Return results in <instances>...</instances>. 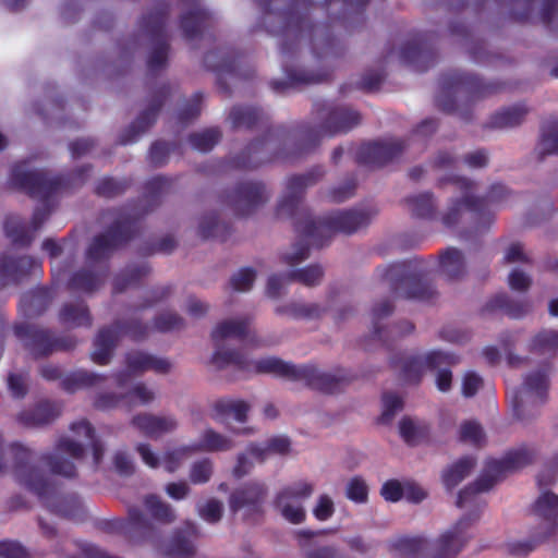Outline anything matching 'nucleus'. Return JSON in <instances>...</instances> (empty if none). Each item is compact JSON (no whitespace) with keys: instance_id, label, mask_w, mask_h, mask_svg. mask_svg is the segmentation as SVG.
Here are the masks:
<instances>
[{"instance_id":"nucleus-1","label":"nucleus","mask_w":558,"mask_h":558,"mask_svg":"<svg viewBox=\"0 0 558 558\" xmlns=\"http://www.w3.org/2000/svg\"><path fill=\"white\" fill-rule=\"evenodd\" d=\"M458 506L470 511V514L461 518L446 530L435 543L421 537L409 541L408 549L411 555L414 557H429L434 551L454 555L461 550L470 538L469 527L478 519L485 502L478 496L464 490L459 495Z\"/></svg>"},{"instance_id":"nucleus-2","label":"nucleus","mask_w":558,"mask_h":558,"mask_svg":"<svg viewBox=\"0 0 558 558\" xmlns=\"http://www.w3.org/2000/svg\"><path fill=\"white\" fill-rule=\"evenodd\" d=\"M90 448L95 463H98L102 456V447L95 439L94 430L90 425L85 422H78L72 425L71 434L62 438L59 442L56 454L51 460L52 471L64 476L74 474V464L64 459V454L78 459L82 457L84 449Z\"/></svg>"},{"instance_id":"nucleus-3","label":"nucleus","mask_w":558,"mask_h":558,"mask_svg":"<svg viewBox=\"0 0 558 558\" xmlns=\"http://www.w3.org/2000/svg\"><path fill=\"white\" fill-rule=\"evenodd\" d=\"M214 362L219 367L235 364L248 373H264L291 378H299L301 376L300 369L272 356L246 361L244 356L238 353L218 350L214 355Z\"/></svg>"},{"instance_id":"nucleus-4","label":"nucleus","mask_w":558,"mask_h":558,"mask_svg":"<svg viewBox=\"0 0 558 558\" xmlns=\"http://www.w3.org/2000/svg\"><path fill=\"white\" fill-rule=\"evenodd\" d=\"M458 362L453 354L442 351H430L423 359L411 363L408 371L409 380L415 381L420 378V374L412 375V372H421L422 367L435 371V384L439 391L447 392L451 388L452 374L447 368Z\"/></svg>"},{"instance_id":"nucleus-5","label":"nucleus","mask_w":558,"mask_h":558,"mask_svg":"<svg viewBox=\"0 0 558 558\" xmlns=\"http://www.w3.org/2000/svg\"><path fill=\"white\" fill-rule=\"evenodd\" d=\"M112 383L120 395H123L122 399L104 395L98 398L97 407L108 409L118 405L121 401L125 404L146 403L154 398L151 390L141 384H135L129 374L118 375Z\"/></svg>"},{"instance_id":"nucleus-6","label":"nucleus","mask_w":558,"mask_h":558,"mask_svg":"<svg viewBox=\"0 0 558 558\" xmlns=\"http://www.w3.org/2000/svg\"><path fill=\"white\" fill-rule=\"evenodd\" d=\"M312 493L313 486L307 482H299L286 488L278 497L281 515L291 523H301L305 518L302 501Z\"/></svg>"},{"instance_id":"nucleus-7","label":"nucleus","mask_w":558,"mask_h":558,"mask_svg":"<svg viewBox=\"0 0 558 558\" xmlns=\"http://www.w3.org/2000/svg\"><path fill=\"white\" fill-rule=\"evenodd\" d=\"M136 450L146 465L153 469L161 466L168 472H175L189 457L195 453L191 445L181 446L167 451L161 459L157 457L150 446L146 444H140Z\"/></svg>"},{"instance_id":"nucleus-8","label":"nucleus","mask_w":558,"mask_h":558,"mask_svg":"<svg viewBox=\"0 0 558 558\" xmlns=\"http://www.w3.org/2000/svg\"><path fill=\"white\" fill-rule=\"evenodd\" d=\"M265 495L266 487L262 482H247L233 492L230 497V508L234 512L244 511V515H250L258 510Z\"/></svg>"},{"instance_id":"nucleus-9","label":"nucleus","mask_w":558,"mask_h":558,"mask_svg":"<svg viewBox=\"0 0 558 558\" xmlns=\"http://www.w3.org/2000/svg\"><path fill=\"white\" fill-rule=\"evenodd\" d=\"M547 389V378L543 372H537L525 378L522 388L513 398V405L519 416H522L524 408L529 404L541 402Z\"/></svg>"},{"instance_id":"nucleus-10","label":"nucleus","mask_w":558,"mask_h":558,"mask_svg":"<svg viewBox=\"0 0 558 558\" xmlns=\"http://www.w3.org/2000/svg\"><path fill=\"white\" fill-rule=\"evenodd\" d=\"M290 442L284 436H277L268 441L267 448L252 446L247 451L238 458L236 465L233 469L235 476H243L248 472L254 461L263 460L267 451L275 453H284L289 450Z\"/></svg>"},{"instance_id":"nucleus-11","label":"nucleus","mask_w":558,"mask_h":558,"mask_svg":"<svg viewBox=\"0 0 558 558\" xmlns=\"http://www.w3.org/2000/svg\"><path fill=\"white\" fill-rule=\"evenodd\" d=\"M134 425L150 437H159L175 429L178 423L171 416L140 415Z\"/></svg>"},{"instance_id":"nucleus-12","label":"nucleus","mask_w":558,"mask_h":558,"mask_svg":"<svg viewBox=\"0 0 558 558\" xmlns=\"http://www.w3.org/2000/svg\"><path fill=\"white\" fill-rule=\"evenodd\" d=\"M233 446L228 437L216 433L213 429H206L198 441L191 444L193 451H226Z\"/></svg>"},{"instance_id":"nucleus-13","label":"nucleus","mask_w":558,"mask_h":558,"mask_svg":"<svg viewBox=\"0 0 558 558\" xmlns=\"http://www.w3.org/2000/svg\"><path fill=\"white\" fill-rule=\"evenodd\" d=\"M145 510L158 523L169 524L174 521L175 514L170 505L157 496H148L144 500Z\"/></svg>"},{"instance_id":"nucleus-14","label":"nucleus","mask_w":558,"mask_h":558,"mask_svg":"<svg viewBox=\"0 0 558 558\" xmlns=\"http://www.w3.org/2000/svg\"><path fill=\"white\" fill-rule=\"evenodd\" d=\"M531 461V454L523 449L509 452L501 461H494L489 471L501 473L505 471L518 470Z\"/></svg>"},{"instance_id":"nucleus-15","label":"nucleus","mask_w":558,"mask_h":558,"mask_svg":"<svg viewBox=\"0 0 558 558\" xmlns=\"http://www.w3.org/2000/svg\"><path fill=\"white\" fill-rule=\"evenodd\" d=\"M116 331L111 329L102 330L96 338L93 360L99 364L109 361L111 350L116 341Z\"/></svg>"},{"instance_id":"nucleus-16","label":"nucleus","mask_w":558,"mask_h":558,"mask_svg":"<svg viewBox=\"0 0 558 558\" xmlns=\"http://www.w3.org/2000/svg\"><path fill=\"white\" fill-rule=\"evenodd\" d=\"M129 369L132 372H138L151 368L156 372H166L170 364L161 359H155L153 356L143 354V353H135L131 355L128 360Z\"/></svg>"},{"instance_id":"nucleus-17","label":"nucleus","mask_w":558,"mask_h":558,"mask_svg":"<svg viewBox=\"0 0 558 558\" xmlns=\"http://www.w3.org/2000/svg\"><path fill=\"white\" fill-rule=\"evenodd\" d=\"M401 437L410 444L418 441L427 433V426L415 418L404 417L399 423Z\"/></svg>"},{"instance_id":"nucleus-18","label":"nucleus","mask_w":558,"mask_h":558,"mask_svg":"<svg viewBox=\"0 0 558 558\" xmlns=\"http://www.w3.org/2000/svg\"><path fill=\"white\" fill-rule=\"evenodd\" d=\"M220 408L228 425L232 422L243 423L246 420L248 405L244 401H226L220 403Z\"/></svg>"},{"instance_id":"nucleus-19","label":"nucleus","mask_w":558,"mask_h":558,"mask_svg":"<svg viewBox=\"0 0 558 558\" xmlns=\"http://www.w3.org/2000/svg\"><path fill=\"white\" fill-rule=\"evenodd\" d=\"M474 463L471 459L465 458L448 469L444 474V482L447 487L457 486L472 470Z\"/></svg>"},{"instance_id":"nucleus-20","label":"nucleus","mask_w":558,"mask_h":558,"mask_svg":"<svg viewBox=\"0 0 558 558\" xmlns=\"http://www.w3.org/2000/svg\"><path fill=\"white\" fill-rule=\"evenodd\" d=\"M454 184H457V186L461 190V192L464 193L463 194L464 201L462 204L453 205L449 208L448 213L446 214V216L444 218L445 222L448 226L454 223V221L457 219V215L460 213V210L474 207L472 196L468 192V190L470 187V183L464 179L458 178V179H454Z\"/></svg>"},{"instance_id":"nucleus-21","label":"nucleus","mask_w":558,"mask_h":558,"mask_svg":"<svg viewBox=\"0 0 558 558\" xmlns=\"http://www.w3.org/2000/svg\"><path fill=\"white\" fill-rule=\"evenodd\" d=\"M246 331V324L240 320H228L219 324L213 331V338L216 341L236 338L244 335Z\"/></svg>"},{"instance_id":"nucleus-22","label":"nucleus","mask_w":558,"mask_h":558,"mask_svg":"<svg viewBox=\"0 0 558 558\" xmlns=\"http://www.w3.org/2000/svg\"><path fill=\"white\" fill-rule=\"evenodd\" d=\"M463 267L461 253L454 248L446 251L440 259V268L449 277H457Z\"/></svg>"},{"instance_id":"nucleus-23","label":"nucleus","mask_w":558,"mask_h":558,"mask_svg":"<svg viewBox=\"0 0 558 558\" xmlns=\"http://www.w3.org/2000/svg\"><path fill=\"white\" fill-rule=\"evenodd\" d=\"M535 511L539 517L553 519L558 515V496L551 493L542 494L536 504Z\"/></svg>"},{"instance_id":"nucleus-24","label":"nucleus","mask_w":558,"mask_h":558,"mask_svg":"<svg viewBox=\"0 0 558 558\" xmlns=\"http://www.w3.org/2000/svg\"><path fill=\"white\" fill-rule=\"evenodd\" d=\"M197 511L199 517L209 523H216L221 519L223 505L217 499H208L198 504Z\"/></svg>"},{"instance_id":"nucleus-25","label":"nucleus","mask_w":558,"mask_h":558,"mask_svg":"<svg viewBox=\"0 0 558 558\" xmlns=\"http://www.w3.org/2000/svg\"><path fill=\"white\" fill-rule=\"evenodd\" d=\"M213 473L211 462L207 459L195 462L190 470V480L194 484H204Z\"/></svg>"},{"instance_id":"nucleus-26","label":"nucleus","mask_w":558,"mask_h":558,"mask_svg":"<svg viewBox=\"0 0 558 558\" xmlns=\"http://www.w3.org/2000/svg\"><path fill=\"white\" fill-rule=\"evenodd\" d=\"M535 347L543 352L558 353V333L544 331L535 338Z\"/></svg>"},{"instance_id":"nucleus-27","label":"nucleus","mask_w":558,"mask_h":558,"mask_svg":"<svg viewBox=\"0 0 558 558\" xmlns=\"http://www.w3.org/2000/svg\"><path fill=\"white\" fill-rule=\"evenodd\" d=\"M461 437L464 441L480 444L484 439V433L478 423L470 421L461 426Z\"/></svg>"},{"instance_id":"nucleus-28","label":"nucleus","mask_w":558,"mask_h":558,"mask_svg":"<svg viewBox=\"0 0 558 558\" xmlns=\"http://www.w3.org/2000/svg\"><path fill=\"white\" fill-rule=\"evenodd\" d=\"M347 496L353 501L363 502L367 497V486L364 481L353 478L347 486Z\"/></svg>"},{"instance_id":"nucleus-29","label":"nucleus","mask_w":558,"mask_h":558,"mask_svg":"<svg viewBox=\"0 0 558 558\" xmlns=\"http://www.w3.org/2000/svg\"><path fill=\"white\" fill-rule=\"evenodd\" d=\"M255 274L251 269H242L236 272L231 280V284L236 291H247L253 286Z\"/></svg>"},{"instance_id":"nucleus-30","label":"nucleus","mask_w":558,"mask_h":558,"mask_svg":"<svg viewBox=\"0 0 558 558\" xmlns=\"http://www.w3.org/2000/svg\"><path fill=\"white\" fill-rule=\"evenodd\" d=\"M404 483L392 480L386 482L381 487V495L388 501H398L403 497Z\"/></svg>"},{"instance_id":"nucleus-31","label":"nucleus","mask_w":558,"mask_h":558,"mask_svg":"<svg viewBox=\"0 0 558 558\" xmlns=\"http://www.w3.org/2000/svg\"><path fill=\"white\" fill-rule=\"evenodd\" d=\"M313 513L318 520L326 521L333 513L332 500L328 496H320L315 508L313 509Z\"/></svg>"},{"instance_id":"nucleus-32","label":"nucleus","mask_w":558,"mask_h":558,"mask_svg":"<svg viewBox=\"0 0 558 558\" xmlns=\"http://www.w3.org/2000/svg\"><path fill=\"white\" fill-rule=\"evenodd\" d=\"M482 386L481 377L473 373L466 372L462 378V393L465 397H472Z\"/></svg>"},{"instance_id":"nucleus-33","label":"nucleus","mask_w":558,"mask_h":558,"mask_svg":"<svg viewBox=\"0 0 558 558\" xmlns=\"http://www.w3.org/2000/svg\"><path fill=\"white\" fill-rule=\"evenodd\" d=\"M243 201L257 205L266 199V190L260 184H251L242 193Z\"/></svg>"},{"instance_id":"nucleus-34","label":"nucleus","mask_w":558,"mask_h":558,"mask_svg":"<svg viewBox=\"0 0 558 558\" xmlns=\"http://www.w3.org/2000/svg\"><path fill=\"white\" fill-rule=\"evenodd\" d=\"M323 277V269L319 266H310L296 274L298 280L307 286L316 284Z\"/></svg>"},{"instance_id":"nucleus-35","label":"nucleus","mask_w":558,"mask_h":558,"mask_svg":"<svg viewBox=\"0 0 558 558\" xmlns=\"http://www.w3.org/2000/svg\"><path fill=\"white\" fill-rule=\"evenodd\" d=\"M401 405H402V401L398 396H396V395L385 396L384 400H383L384 410H383L381 420L384 422H388L392 417L395 412L398 411L399 409H401Z\"/></svg>"},{"instance_id":"nucleus-36","label":"nucleus","mask_w":558,"mask_h":558,"mask_svg":"<svg viewBox=\"0 0 558 558\" xmlns=\"http://www.w3.org/2000/svg\"><path fill=\"white\" fill-rule=\"evenodd\" d=\"M189 492L190 487L186 482H173L166 485L167 495L174 500L184 499Z\"/></svg>"},{"instance_id":"nucleus-37","label":"nucleus","mask_w":558,"mask_h":558,"mask_svg":"<svg viewBox=\"0 0 558 558\" xmlns=\"http://www.w3.org/2000/svg\"><path fill=\"white\" fill-rule=\"evenodd\" d=\"M0 558H27L26 553L17 543H1Z\"/></svg>"},{"instance_id":"nucleus-38","label":"nucleus","mask_w":558,"mask_h":558,"mask_svg":"<svg viewBox=\"0 0 558 558\" xmlns=\"http://www.w3.org/2000/svg\"><path fill=\"white\" fill-rule=\"evenodd\" d=\"M426 490L417 484L405 482L403 497L412 502H420L426 497Z\"/></svg>"},{"instance_id":"nucleus-39","label":"nucleus","mask_w":558,"mask_h":558,"mask_svg":"<svg viewBox=\"0 0 558 558\" xmlns=\"http://www.w3.org/2000/svg\"><path fill=\"white\" fill-rule=\"evenodd\" d=\"M63 317L66 322H71L74 325H83L88 322L86 308L78 306L77 308H65Z\"/></svg>"},{"instance_id":"nucleus-40","label":"nucleus","mask_w":558,"mask_h":558,"mask_svg":"<svg viewBox=\"0 0 558 558\" xmlns=\"http://www.w3.org/2000/svg\"><path fill=\"white\" fill-rule=\"evenodd\" d=\"M217 137L218 134L215 131H209L201 135H195L193 137V145L201 150H207L214 145Z\"/></svg>"},{"instance_id":"nucleus-41","label":"nucleus","mask_w":558,"mask_h":558,"mask_svg":"<svg viewBox=\"0 0 558 558\" xmlns=\"http://www.w3.org/2000/svg\"><path fill=\"white\" fill-rule=\"evenodd\" d=\"M530 283V278L519 270H513L509 276V284L513 290L523 291L529 288Z\"/></svg>"},{"instance_id":"nucleus-42","label":"nucleus","mask_w":558,"mask_h":558,"mask_svg":"<svg viewBox=\"0 0 558 558\" xmlns=\"http://www.w3.org/2000/svg\"><path fill=\"white\" fill-rule=\"evenodd\" d=\"M507 550L513 555H525L533 550L534 544L530 541H510L507 543Z\"/></svg>"},{"instance_id":"nucleus-43","label":"nucleus","mask_w":558,"mask_h":558,"mask_svg":"<svg viewBox=\"0 0 558 558\" xmlns=\"http://www.w3.org/2000/svg\"><path fill=\"white\" fill-rule=\"evenodd\" d=\"M505 259L509 263L526 260L523 246L520 243L511 244L506 251Z\"/></svg>"},{"instance_id":"nucleus-44","label":"nucleus","mask_w":558,"mask_h":558,"mask_svg":"<svg viewBox=\"0 0 558 558\" xmlns=\"http://www.w3.org/2000/svg\"><path fill=\"white\" fill-rule=\"evenodd\" d=\"M8 386H9V389L11 390V392L15 397L23 396V393L25 391L24 378L22 376H20V375H16V374L9 375V377H8Z\"/></svg>"},{"instance_id":"nucleus-45","label":"nucleus","mask_w":558,"mask_h":558,"mask_svg":"<svg viewBox=\"0 0 558 558\" xmlns=\"http://www.w3.org/2000/svg\"><path fill=\"white\" fill-rule=\"evenodd\" d=\"M357 215L355 213H347L341 216L339 228L345 232H352L357 229Z\"/></svg>"},{"instance_id":"nucleus-46","label":"nucleus","mask_w":558,"mask_h":558,"mask_svg":"<svg viewBox=\"0 0 558 558\" xmlns=\"http://www.w3.org/2000/svg\"><path fill=\"white\" fill-rule=\"evenodd\" d=\"M337 550L333 547L325 546L310 550L306 558H336Z\"/></svg>"},{"instance_id":"nucleus-47","label":"nucleus","mask_w":558,"mask_h":558,"mask_svg":"<svg viewBox=\"0 0 558 558\" xmlns=\"http://www.w3.org/2000/svg\"><path fill=\"white\" fill-rule=\"evenodd\" d=\"M114 463L119 471L128 473L133 469V463L130 457L124 452H118L114 457Z\"/></svg>"},{"instance_id":"nucleus-48","label":"nucleus","mask_w":558,"mask_h":558,"mask_svg":"<svg viewBox=\"0 0 558 558\" xmlns=\"http://www.w3.org/2000/svg\"><path fill=\"white\" fill-rule=\"evenodd\" d=\"M193 551V545L190 541H182L179 542L175 547L167 551L169 555L174 557H183L185 555H189Z\"/></svg>"},{"instance_id":"nucleus-49","label":"nucleus","mask_w":558,"mask_h":558,"mask_svg":"<svg viewBox=\"0 0 558 558\" xmlns=\"http://www.w3.org/2000/svg\"><path fill=\"white\" fill-rule=\"evenodd\" d=\"M465 163L472 168H480L486 165L487 157L482 151H476L465 158Z\"/></svg>"},{"instance_id":"nucleus-50","label":"nucleus","mask_w":558,"mask_h":558,"mask_svg":"<svg viewBox=\"0 0 558 558\" xmlns=\"http://www.w3.org/2000/svg\"><path fill=\"white\" fill-rule=\"evenodd\" d=\"M186 310L192 316H198L205 313L206 306L196 299H190L186 304Z\"/></svg>"},{"instance_id":"nucleus-51","label":"nucleus","mask_w":558,"mask_h":558,"mask_svg":"<svg viewBox=\"0 0 558 558\" xmlns=\"http://www.w3.org/2000/svg\"><path fill=\"white\" fill-rule=\"evenodd\" d=\"M323 313V308L317 304H304L301 307L300 315L314 318L318 317Z\"/></svg>"},{"instance_id":"nucleus-52","label":"nucleus","mask_w":558,"mask_h":558,"mask_svg":"<svg viewBox=\"0 0 558 558\" xmlns=\"http://www.w3.org/2000/svg\"><path fill=\"white\" fill-rule=\"evenodd\" d=\"M519 122V114L517 111H506L501 114V125L510 126Z\"/></svg>"},{"instance_id":"nucleus-53","label":"nucleus","mask_w":558,"mask_h":558,"mask_svg":"<svg viewBox=\"0 0 558 558\" xmlns=\"http://www.w3.org/2000/svg\"><path fill=\"white\" fill-rule=\"evenodd\" d=\"M283 286V279L280 277H271L268 281V292L271 295H277Z\"/></svg>"},{"instance_id":"nucleus-54","label":"nucleus","mask_w":558,"mask_h":558,"mask_svg":"<svg viewBox=\"0 0 558 558\" xmlns=\"http://www.w3.org/2000/svg\"><path fill=\"white\" fill-rule=\"evenodd\" d=\"M180 319L174 314H168L162 318L161 328L163 329H171L179 325Z\"/></svg>"},{"instance_id":"nucleus-55","label":"nucleus","mask_w":558,"mask_h":558,"mask_svg":"<svg viewBox=\"0 0 558 558\" xmlns=\"http://www.w3.org/2000/svg\"><path fill=\"white\" fill-rule=\"evenodd\" d=\"M43 248H44V251H46L51 256H56L60 252V246L56 242H53L51 240L45 241L43 243Z\"/></svg>"},{"instance_id":"nucleus-56","label":"nucleus","mask_w":558,"mask_h":558,"mask_svg":"<svg viewBox=\"0 0 558 558\" xmlns=\"http://www.w3.org/2000/svg\"><path fill=\"white\" fill-rule=\"evenodd\" d=\"M43 412H44L43 408L37 409L36 414L29 421H27V423L35 424V425L46 423L48 421V418L44 417L41 415Z\"/></svg>"},{"instance_id":"nucleus-57","label":"nucleus","mask_w":558,"mask_h":558,"mask_svg":"<svg viewBox=\"0 0 558 558\" xmlns=\"http://www.w3.org/2000/svg\"><path fill=\"white\" fill-rule=\"evenodd\" d=\"M348 543L354 549H357V550H364L365 549V546H364V544H363V542H362V539L360 537L351 538Z\"/></svg>"},{"instance_id":"nucleus-58","label":"nucleus","mask_w":558,"mask_h":558,"mask_svg":"<svg viewBox=\"0 0 558 558\" xmlns=\"http://www.w3.org/2000/svg\"><path fill=\"white\" fill-rule=\"evenodd\" d=\"M105 245H106V243H105V240L102 238L96 239L94 244H93L90 253L95 254V255H98V252H94V251L102 250V247H105Z\"/></svg>"},{"instance_id":"nucleus-59","label":"nucleus","mask_w":558,"mask_h":558,"mask_svg":"<svg viewBox=\"0 0 558 558\" xmlns=\"http://www.w3.org/2000/svg\"><path fill=\"white\" fill-rule=\"evenodd\" d=\"M305 256H306L305 250H301L295 254V256L289 255V256H287V258L291 259V262H296V260H302L303 258H305Z\"/></svg>"},{"instance_id":"nucleus-60","label":"nucleus","mask_w":558,"mask_h":558,"mask_svg":"<svg viewBox=\"0 0 558 558\" xmlns=\"http://www.w3.org/2000/svg\"><path fill=\"white\" fill-rule=\"evenodd\" d=\"M549 312L553 316H558V299L550 302Z\"/></svg>"},{"instance_id":"nucleus-61","label":"nucleus","mask_w":558,"mask_h":558,"mask_svg":"<svg viewBox=\"0 0 558 558\" xmlns=\"http://www.w3.org/2000/svg\"><path fill=\"white\" fill-rule=\"evenodd\" d=\"M493 485V480H489L488 482H485L483 484H478L477 490H486Z\"/></svg>"},{"instance_id":"nucleus-62","label":"nucleus","mask_w":558,"mask_h":558,"mask_svg":"<svg viewBox=\"0 0 558 558\" xmlns=\"http://www.w3.org/2000/svg\"><path fill=\"white\" fill-rule=\"evenodd\" d=\"M7 232L13 239V241H20L19 236L15 235L14 232L11 230L10 225L7 226Z\"/></svg>"},{"instance_id":"nucleus-63","label":"nucleus","mask_w":558,"mask_h":558,"mask_svg":"<svg viewBox=\"0 0 558 558\" xmlns=\"http://www.w3.org/2000/svg\"><path fill=\"white\" fill-rule=\"evenodd\" d=\"M75 286H81L82 288L86 289V290H89L92 289V286L88 283V282H76L75 281Z\"/></svg>"},{"instance_id":"nucleus-64","label":"nucleus","mask_w":558,"mask_h":558,"mask_svg":"<svg viewBox=\"0 0 558 558\" xmlns=\"http://www.w3.org/2000/svg\"><path fill=\"white\" fill-rule=\"evenodd\" d=\"M415 211L417 215L420 216H424L425 214H427V209H424V208H418V207H415Z\"/></svg>"}]
</instances>
